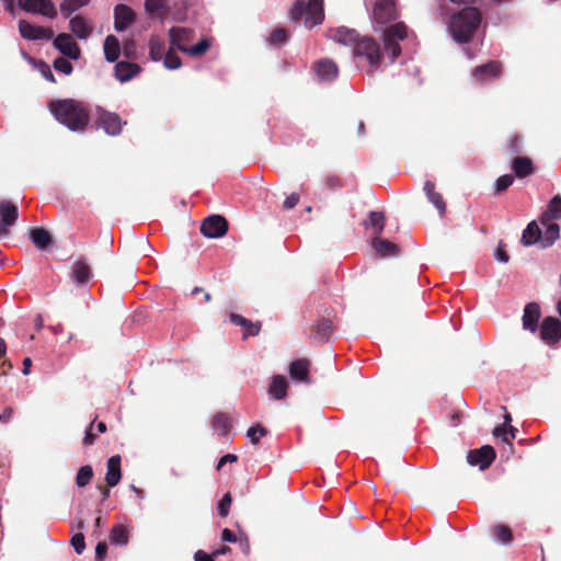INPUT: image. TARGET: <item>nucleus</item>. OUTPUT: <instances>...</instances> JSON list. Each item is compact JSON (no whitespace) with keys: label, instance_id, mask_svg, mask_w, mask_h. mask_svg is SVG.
I'll use <instances>...</instances> for the list:
<instances>
[{"label":"nucleus","instance_id":"f257e3e1","mask_svg":"<svg viewBox=\"0 0 561 561\" xmlns=\"http://www.w3.org/2000/svg\"><path fill=\"white\" fill-rule=\"evenodd\" d=\"M48 107L54 117L72 131H82L89 123V112L83 103L72 100L50 101Z\"/></svg>","mask_w":561,"mask_h":561},{"label":"nucleus","instance_id":"f03ea898","mask_svg":"<svg viewBox=\"0 0 561 561\" xmlns=\"http://www.w3.org/2000/svg\"><path fill=\"white\" fill-rule=\"evenodd\" d=\"M481 23V14L476 8H466L450 19L448 30L458 43L471 39Z\"/></svg>","mask_w":561,"mask_h":561},{"label":"nucleus","instance_id":"7ed1b4c3","mask_svg":"<svg viewBox=\"0 0 561 561\" xmlns=\"http://www.w3.org/2000/svg\"><path fill=\"white\" fill-rule=\"evenodd\" d=\"M290 15L294 21H298L305 15V25L311 28L322 23L324 19L323 0H309L307 3L298 1Z\"/></svg>","mask_w":561,"mask_h":561},{"label":"nucleus","instance_id":"20e7f679","mask_svg":"<svg viewBox=\"0 0 561 561\" xmlns=\"http://www.w3.org/2000/svg\"><path fill=\"white\" fill-rule=\"evenodd\" d=\"M408 36V27L404 23H396L383 31L382 42L385 50L394 59L401 55L400 41Z\"/></svg>","mask_w":561,"mask_h":561},{"label":"nucleus","instance_id":"39448f33","mask_svg":"<svg viewBox=\"0 0 561 561\" xmlns=\"http://www.w3.org/2000/svg\"><path fill=\"white\" fill-rule=\"evenodd\" d=\"M353 55L356 58L365 57L373 68H378L381 54L379 45L373 38L364 37L354 44Z\"/></svg>","mask_w":561,"mask_h":561},{"label":"nucleus","instance_id":"423d86ee","mask_svg":"<svg viewBox=\"0 0 561 561\" xmlns=\"http://www.w3.org/2000/svg\"><path fill=\"white\" fill-rule=\"evenodd\" d=\"M96 123L107 135L117 136L122 133L123 122L118 114L108 112L103 108H98Z\"/></svg>","mask_w":561,"mask_h":561},{"label":"nucleus","instance_id":"0eeeda50","mask_svg":"<svg viewBox=\"0 0 561 561\" xmlns=\"http://www.w3.org/2000/svg\"><path fill=\"white\" fill-rule=\"evenodd\" d=\"M398 12L394 0H376L373 9V21L380 26L396 20Z\"/></svg>","mask_w":561,"mask_h":561},{"label":"nucleus","instance_id":"6e6552de","mask_svg":"<svg viewBox=\"0 0 561 561\" xmlns=\"http://www.w3.org/2000/svg\"><path fill=\"white\" fill-rule=\"evenodd\" d=\"M18 4L28 13L41 14L49 19L57 16V10L51 0H19Z\"/></svg>","mask_w":561,"mask_h":561},{"label":"nucleus","instance_id":"1a4fd4ad","mask_svg":"<svg viewBox=\"0 0 561 561\" xmlns=\"http://www.w3.org/2000/svg\"><path fill=\"white\" fill-rule=\"evenodd\" d=\"M53 45L59 53L72 60H78L81 56V50L78 44L75 42L72 36L67 33L58 34L54 41Z\"/></svg>","mask_w":561,"mask_h":561},{"label":"nucleus","instance_id":"9d476101","mask_svg":"<svg viewBox=\"0 0 561 561\" xmlns=\"http://www.w3.org/2000/svg\"><path fill=\"white\" fill-rule=\"evenodd\" d=\"M228 230L227 220L220 215L206 218L201 226V232L207 238H220Z\"/></svg>","mask_w":561,"mask_h":561},{"label":"nucleus","instance_id":"9b49d317","mask_svg":"<svg viewBox=\"0 0 561 561\" xmlns=\"http://www.w3.org/2000/svg\"><path fill=\"white\" fill-rule=\"evenodd\" d=\"M19 31L23 38L28 41H49L54 38V32L44 26H36L25 20L19 22Z\"/></svg>","mask_w":561,"mask_h":561},{"label":"nucleus","instance_id":"f8f14e48","mask_svg":"<svg viewBox=\"0 0 561 561\" xmlns=\"http://www.w3.org/2000/svg\"><path fill=\"white\" fill-rule=\"evenodd\" d=\"M194 38V31L187 27L174 26L169 30L170 46L186 53L187 44Z\"/></svg>","mask_w":561,"mask_h":561},{"label":"nucleus","instance_id":"ddd939ff","mask_svg":"<svg viewBox=\"0 0 561 561\" xmlns=\"http://www.w3.org/2000/svg\"><path fill=\"white\" fill-rule=\"evenodd\" d=\"M495 459L493 447L484 445L468 453L467 460L471 466H478L481 470L486 469Z\"/></svg>","mask_w":561,"mask_h":561},{"label":"nucleus","instance_id":"4468645a","mask_svg":"<svg viewBox=\"0 0 561 561\" xmlns=\"http://www.w3.org/2000/svg\"><path fill=\"white\" fill-rule=\"evenodd\" d=\"M0 238L8 234V230L18 219V207L10 201L0 202Z\"/></svg>","mask_w":561,"mask_h":561},{"label":"nucleus","instance_id":"2eb2a0df","mask_svg":"<svg viewBox=\"0 0 561 561\" xmlns=\"http://www.w3.org/2000/svg\"><path fill=\"white\" fill-rule=\"evenodd\" d=\"M136 20V14L131 8L126 4H117L114 8V28L123 32L128 28Z\"/></svg>","mask_w":561,"mask_h":561},{"label":"nucleus","instance_id":"dca6fc26","mask_svg":"<svg viewBox=\"0 0 561 561\" xmlns=\"http://www.w3.org/2000/svg\"><path fill=\"white\" fill-rule=\"evenodd\" d=\"M540 337L551 344L561 339V322L553 317H547L540 327Z\"/></svg>","mask_w":561,"mask_h":561},{"label":"nucleus","instance_id":"f3484780","mask_svg":"<svg viewBox=\"0 0 561 561\" xmlns=\"http://www.w3.org/2000/svg\"><path fill=\"white\" fill-rule=\"evenodd\" d=\"M501 75V65L497 61H490L485 65L477 67L473 72V79L483 84Z\"/></svg>","mask_w":561,"mask_h":561},{"label":"nucleus","instance_id":"a211bd4d","mask_svg":"<svg viewBox=\"0 0 561 561\" xmlns=\"http://www.w3.org/2000/svg\"><path fill=\"white\" fill-rule=\"evenodd\" d=\"M314 72L321 81H332L336 79L339 75V68L336 64L331 59H322L318 61L314 67Z\"/></svg>","mask_w":561,"mask_h":561},{"label":"nucleus","instance_id":"6ab92c4d","mask_svg":"<svg viewBox=\"0 0 561 561\" xmlns=\"http://www.w3.org/2000/svg\"><path fill=\"white\" fill-rule=\"evenodd\" d=\"M540 318V308L536 302L527 304L523 314V328L536 332Z\"/></svg>","mask_w":561,"mask_h":561},{"label":"nucleus","instance_id":"aec40b11","mask_svg":"<svg viewBox=\"0 0 561 561\" xmlns=\"http://www.w3.org/2000/svg\"><path fill=\"white\" fill-rule=\"evenodd\" d=\"M541 225L545 230L541 231L540 243L543 248L550 247L560 234V228L553 220L546 217L541 218Z\"/></svg>","mask_w":561,"mask_h":561},{"label":"nucleus","instance_id":"412c9836","mask_svg":"<svg viewBox=\"0 0 561 561\" xmlns=\"http://www.w3.org/2000/svg\"><path fill=\"white\" fill-rule=\"evenodd\" d=\"M289 375L294 380L310 383L309 360L306 358L294 360L289 365Z\"/></svg>","mask_w":561,"mask_h":561},{"label":"nucleus","instance_id":"4be33fe9","mask_svg":"<svg viewBox=\"0 0 561 561\" xmlns=\"http://www.w3.org/2000/svg\"><path fill=\"white\" fill-rule=\"evenodd\" d=\"M140 72L137 64L129 61H118L115 66V77L121 82H127Z\"/></svg>","mask_w":561,"mask_h":561},{"label":"nucleus","instance_id":"5701e85b","mask_svg":"<svg viewBox=\"0 0 561 561\" xmlns=\"http://www.w3.org/2000/svg\"><path fill=\"white\" fill-rule=\"evenodd\" d=\"M145 11L151 16L165 19L170 13V4L168 0H145Z\"/></svg>","mask_w":561,"mask_h":561},{"label":"nucleus","instance_id":"b1692460","mask_svg":"<svg viewBox=\"0 0 561 561\" xmlns=\"http://www.w3.org/2000/svg\"><path fill=\"white\" fill-rule=\"evenodd\" d=\"M69 27L79 39H87L92 33V26L89 21L81 15L70 19Z\"/></svg>","mask_w":561,"mask_h":561},{"label":"nucleus","instance_id":"393cba45","mask_svg":"<svg viewBox=\"0 0 561 561\" xmlns=\"http://www.w3.org/2000/svg\"><path fill=\"white\" fill-rule=\"evenodd\" d=\"M329 37L343 45H354L358 38L355 30L344 26L330 30Z\"/></svg>","mask_w":561,"mask_h":561},{"label":"nucleus","instance_id":"a878e982","mask_svg":"<svg viewBox=\"0 0 561 561\" xmlns=\"http://www.w3.org/2000/svg\"><path fill=\"white\" fill-rule=\"evenodd\" d=\"M92 271L89 264L83 260H78L73 263L71 271V279L77 285H83L90 280Z\"/></svg>","mask_w":561,"mask_h":561},{"label":"nucleus","instance_id":"bb28decb","mask_svg":"<svg viewBox=\"0 0 561 561\" xmlns=\"http://www.w3.org/2000/svg\"><path fill=\"white\" fill-rule=\"evenodd\" d=\"M121 457L115 455L107 460L105 481L110 488H113L121 481Z\"/></svg>","mask_w":561,"mask_h":561},{"label":"nucleus","instance_id":"cd10ccee","mask_svg":"<svg viewBox=\"0 0 561 561\" xmlns=\"http://www.w3.org/2000/svg\"><path fill=\"white\" fill-rule=\"evenodd\" d=\"M30 238L39 251H44L51 247L54 241L50 233L44 228H34L31 230Z\"/></svg>","mask_w":561,"mask_h":561},{"label":"nucleus","instance_id":"c85d7f7f","mask_svg":"<svg viewBox=\"0 0 561 561\" xmlns=\"http://www.w3.org/2000/svg\"><path fill=\"white\" fill-rule=\"evenodd\" d=\"M288 382L282 375H275L268 387V394L275 400H282L286 397Z\"/></svg>","mask_w":561,"mask_h":561},{"label":"nucleus","instance_id":"c756f323","mask_svg":"<svg viewBox=\"0 0 561 561\" xmlns=\"http://www.w3.org/2000/svg\"><path fill=\"white\" fill-rule=\"evenodd\" d=\"M104 57L108 62H115L121 54V44L116 36L107 35L103 45Z\"/></svg>","mask_w":561,"mask_h":561},{"label":"nucleus","instance_id":"7c9ffc66","mask_svg":"<svg viewBox=\"0 0 561 561\" xmlns=\"http://www.w3.org/2000/svg\"><path fill=\"white\" fill-rule=\"evenodd\" d=\"M149 57L152 61H161L165 55L164 39L158 35H151L148 42Z\"/></svg>","mask_w":561,"mask_h":561},{"label":"nucleus","instance_id":"2f4dec72","mask_svg":"<svg viewBox=\"0 0 561 561\" xmlns=\"http://www.w3.org/2000/svg\"><path fill=\"white\" fill-rule=\"evenodd\" d=\"M373 247L375 251L382 257L396 256L399 252L397 244L378 237L374 238Z\"/></svg>","mask_w":561,"mask_h":561},{"label":"nucleus","instance_id":"473e14b6","mask_svg":"<svg viewBox=\"0 0 561 561\" xmlns=\"http://www.w3.org/2000/svg\"><path fill=\"white\" fill-rule=\"evenodd\" d=\"M540 237L541 229L536 221H531L523 231L522 242L526 247L534 245L535 243L540 242Z\"/></svg>","mask_w":561,"mask_h":561},{"label":"nucleus","instance_id":"72a5a7b5","mask_svg":"<svg viewBox=\"0 0 561 561\" xmlns=\"http://www.w3.org/2000/svg\"><path fill=\"white\" fill-rule=\"evenodd\" d=\"M512 169L517 178H525L533 173V162L525 157L515 158L512 161Z\"/></svg>","mask_w":561,"mask_h":561},{"label":"nucleus","instance_id":"f704fd0d","mask_svg":"<svg viewBox=\"0 0 561 561\" xmlns=\"http://www.w3.org/2000/svg\"><path fill=\"white\" fill-rule=\"evenodd\" d=\"M90 0H64L60 3V12L65 18H69L80 8L89 4Z\"/></svg>","mask_w":561,"mask_h":561},{"label":"nucleus","instance_id":"c9c22d12","mask_svg":"<svg viewBox=\"0 0 561 561\" xmlns=\"http://www.w3.org/2000/svg\"><path fill=\"white\" fill-rule=\"evenodd\" d=\"M230 321L232 323H234L236 325H241V327L245 328L247 335L253 336V335H256L260 331V324H254L240 314L231 313Z\"/></svg>","mask_w":561,"mask_h":561},{"label":"nucleus","instance_id":"e433bc0d","mask_svg":"<svg viewBox=\"0 0 561 561\" xmlns=\"http://www.w3.org/2000/svg\"><path fill=\"white\" fill-rule=\"evenodd\" d=\"M175 48H172L171 46L167 50L165 55L162 58L163 66L169 70H175L179 69L182 66V60L180 56L176 54Z\"/></svg>","mask_w":561,"mask_h":561},{"label":"nucleus","instance_id":"4c0bfd02","mask_svg":"<svg viewBox=\"0 0 561 561\" xmlns=\"http://www.w3.org/2000/svg\"><path fill=\"white\" fill-rule=\"evenodd\" d=\"M213 427L216 432H219L221 435H226L230 431L231 421L228 415L224 413H218L214 416Z\"/></svg>","mask_w":561,"mask_h":561},{"label":"nucleus","instance_id":"58836bf2","mask_svg":"<svg viewBox=\"0 0 561 561\" xmlns=\"http://www.w3.org/2000/svg\"><path fill=\"white\" fill-rule=\"evenodd\" d=\"M110 540L114 545L125 546L128 542V534L123 525H115L110 534Z\"/></svg>","mask_w":561,"mask_h":561},{"label":"nucleus","instance_id":"ea45409f","mask_svg":"<svg viewBox=\"0 0 561 561\" xmlns=\"http://www.w3.org/2000/svg\"><path fill=\"white\" fill-rule=\"evenodd\" d=\"M366 226H371L375 230V234H380L385 226L383 214L379 211H370Z\"/></svg>","mask_w":561,"mask_h":561},{"label":"nucleus","instance_id":"a19ab883","mask_svg":"<svg viewBox=\"0 0 561 561\" xmlns=\"http://www.w3.org/2000/svg\"><path fill=\"white\" fill-rule=\"evenodd\" d=\"M542 217L551 220L561 217V196L557 195L550 201L548 211Z\"/></svg>","mask_w":561,"mask_h":561},{"label":"nucleus","instance_id":"79ce46f5","mask_svg":"<svg viewBox=\"0 0 561 561\" xmlns=\"http://www.w3.org/2000/svg\"><path fill=\"white\" fill-rule=\"evenodd\" d=\"M93 477V470L92 467L87 465L79 469L77 477H76V484L79 488L85 486L90 483L91 479Z\"/></svg>","mask_w":561,"mask_h":561},{"label":"nucleus","instance_id":"37998d69","mask_svg":"<svg viewBox=\"0 0 561 561\" xmlns=\"http://www.w3.org/2000/svg\"><path fill=\"white\" fill-rule=\"evenodd\" d=\"M210 47V42L208 38H203L196 45L188 46L185 54L192 57H198L204 55Z\"/></svg>","mask_w":561,"mask_h":561},{"label":"nucleus","instance_id":"c03bdc74","mask_svg":"<svg viewBox=\"0 0 561 561\" xmlns=\"http://www.w3.org/2000/svg\"><path fill=\"white\" fill-rule=\"evenodd\" d=\"M494 537L499 542L508 545L512 541V531L505 525H497L494 528Z\"/></svg>","mask_w":561,"mask_h":561},{"label":"nucleus","instance_id":"a18cd8bd","mask_svg":"<svg viewBox=\"0 0 561 561\" xmlns=\"http://www.w3.org/2000/svg\"><path fill=\"white\" fill-rule=\"evenodd\" d=\"M333 325L332 322L328 319H322L317 324L316 334L317 337L324 341L327 340L331 332H332Z\"/></svg>","mask_w":561,"mask_h":561},{"label":"nucleus","instance_id":"49530a36","mask_svg":"<svg viewBox=\"0 0 561 561\" xmlns=\"http://www.w3.org/2000/svg\"><path fill=\"white\" fill-rule=\"evenodd\" d=\"M266 433L267 432L263 426L254 425L247 431V437L252 444H257L260 439L266 435Z\"/></svg>","mask_w":561,"mask_h":561},{"label":"nucleus","instance_id":"de8ad7c7","mask_svg":"<svg viewBox=\"0 0 561 561\" xmlns=\"http://www.w3.org/2000/svg\"><path fill=\"white\" fill-rule=\"evenodd\" d=\"M514 182V178L511 174H504L495 181V194H500L506 191Z\"/></svg>","mask_w":561,"mask_h":561},{"label":"nucleus","instance_id":"09e8293b","mask_svg":"<svg viewBox=\"0 0 561 561\" xmlns=\"http://www.w3.org/2000/svg\"><path fill=\"white\" fill-rule=\"evenodd\" d=\"M427 199L436 207L440 216L445 215L446 205L440 193H431V195L427 196Z\"/></svg>","mask_w":561,"mask_h":561},{"label":"nucleus","instance_id":"8fccbe9b","mask_svg":"<svg viewBox=\"0 0 561 561\" xmlns=\"http://www.w3.org/2000/svg\"><path fill=\"white\" fill-rule=\"evenodd\" d=\"M54 68L64 75H70L73 69L72 65L64 57H59L54 61Z\"/></svg>","mask_w":561,"mask_h":561},{"label":"nucleus","instance_id":"3c124183","mask_svg":"<svg viewBox=\"0 0 561 561\" xmlns=\"http://www.w3.org/2000/svg\"><path fill=\"white\" fill-rule=\"evenodd\" d=\"M287 34L284 28H276L271 33L270 43L273 45H282L286 42Z\"/></svg>","mask_w":561,"mask_h":561},{"label":"nucleus","instance_id":"603ef678","mask_svg":"<svg viewBox=\"0 0 561 561\" xmlns=\"http://www.w3.org/2000/svg\"><path fill=\"white\" fill-rule=\"evenodd\" d=\"M232 497L230 493H226L218 504V513L221 517H226L229 514Z\"/></svg>","mask_w":561,"mask_h":561},{"label":"nucleus","instance_id":"864d4df0","mask_svg":"<svg viewBox=\"0 0 561 561\" xmlns=\"http://www.w3.org/2000/svg\"><path fill=\"white\" fill-rule=\"evenodd\" d=\"M71 545L78 554H81L85 548L84 536L81 533L71 538Z\"/></svg>","mask_w":561,"mask_h":561},{"label":"nucleus","instance_id":"5fc2aeb1","mask_svg":"<svg viewBox=\"0 0 561 561\" xmlns=\"http://www.w3.org/2000/svg\"><path fill=\"white\" fill-rule=\"evenodd\" d=\"M93 430H94V421L91 422L90 426L87 428L85 431V435H84V438H83V444L85 446H90L94 443L95 440V434L93 433Z\"/></svg>","mask_w":561,"mask_h":561},{"label":"nucleus","instance_id":"6e6d98bb","mask_svg":"<svg viewBox=\"0 0 561 561\" xmlns=\"http://www.w3.org/2000/svg\"><path fill=\"white\" fill-rule=\"evenodd\" d=\"M507 426H505V424H502V425H499L496 426L494 430H493V435L495 437H501L503 442L505 443H510V438H508V435H507V430H506Z\"/></svg>","mask_w":561,"mask_h":561},{"label":"nucleus","instance_id":"4d7b16f0","mask_svg":"<svg viewBox=\"0 0 561 561\" xmlns=\"http://www.w3.org/2000/svg\"><path fill=\"white\" fill-rule=\"evenodd\" d=\"M494 256L502 263H507L510 257L504 249V244L500 243L495 250Z\"/></svg>","mask_w":561,"mask_h":561},{"label":"nucleus","instance_id":"13d9d810","mask_svg":"<svg viewBox=\"0 0 561 561\" xmlns=\"http://www.w3.org/2000/svg\"><path fill=\"white\" fill-rule=\"evenodd\" d=\"M107 552V545L104 541H101L95 547V559L98 561H102Z\"/></svg>","mask_w":561,"mask_h":561},{"label":"nucleus","instance_id":"bf43d9fd","mask_svg":"<svg viewBox=\"0 0 561 561\" xmlns=\"http://www.w3.org/2000/svg\"><path fill=\"white\" fill-rule=\"evenodd\" d=\"M39 71L46 80H48L50 82H55V77L53 75V71L47 64L42 62L39 66Z\"/></svg>","mask_w":561,"mask_h":561},{"label":"nucleus","instance_id":"052dcab7","mask_svg":"<svg viewBox=\"0 0 561 561\" xmlns=\"http://www.w3.org/2000/svg\"><path fill=\"white\" fill-rule=\"evenodd\" d=\"M298 202H299V195L296 193H293L285 199L283 207L285 209H291L298 204Z\"/></svg>","mask_w":561,"mask_h":561},{"label":"nucleus","instance_id":"680f3d73","mask_svg":"<svg viewBox=\"0 0 561 561\" xmlns=\"http://www.w3.org/2000/svg\"><path fill=\"white\" fill-rule=\"evenodd\" d=\"M237 456L233 455V454H227L225 456H222L219 461H218V465H217V469L220 470L222 468V466L227 462H234L237 461Z\"/></svg>","mask_w":561,"mask_h":561},{"label":"nucleus","instance_id":"e2e57ef3","mask_svg":"<svg viewBox=\"0 0 561 561\" xmlns=\"http://www.w3.org/2000/svg\"><path fill=\"white\" fill-rule=\"evenodd\" d=\"M195 561H215L211 554H208L207 552L203 550H198L194 554Z\"/></svg>","mask_w":561,"mask_h":561},{"label":"nucleus","instance_id":"0e129e2a","mask_svg":"<svg viewBox=\"0 0 561 561\" xmlns=\"http://www.w3.org/2000/svg\"><path fill=\"white\" fill-rule=\"evenodd\" d=\"M221 539L226 542H236L237 537L236 535L228 528H225L221 533Z\"/></svg>","mask_w":561,"mask_h":561},{"label":"nucleus","instance_id":"69168bd1","mask_svg":"<svg viewBox=\"0 0 561 561\" xmlns=\"http://www.w3.org/2000/svg\"><path fill=\"white\" fill-rule=\"evenodd\" d=\"M424 192H425L426 196H430L431 193H435L436 192L435 191V184L433 182H431V181H426L424 183Z\"/></svg>","mask_w":561,"mask_h":561},{"label":"nucleus","instance_id":"338daca9","mask_svg":"<svg viewBox=\"0 0 561 561\" xmlns=\"http://www.w3.org/2000/svg\"><path fill=\"white\" fill-rule=\"evenodd\" d=\"M31 366H32V359L30 357H25L23 359V375H28L30 374V369H31Z\"/></svg>","mask_w":561,"mask_h":561},{"label":"nucleus","instance_id":"774afa93","mask_svg":"<svg viewBox=\"0 0 561 561\" xmlns=\"http://www.w3.org/2000/svg\"><path fill=\"white\" fill-rule=\"evenodd\" d=\"M134 48V42H127L124 46V54L126 57H129L131 55V50Z\"/></svg>","mask_w":561,"mask_h":561}]
</instances>
